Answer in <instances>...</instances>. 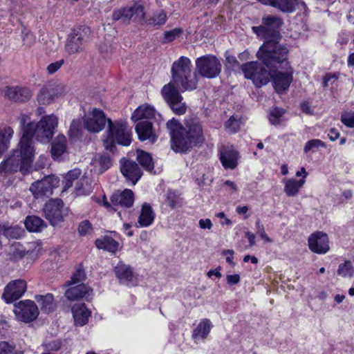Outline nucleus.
<instances>
[{"label": "nucleus", "instance_id": "obj_18", "mask_svg": "<svg viewBox=\"0 0 354 354\" xmlns=\"http://www.w3.org/2000/svg\"><path fill=\"white\" fill-rule=\"evenodd\" d=\"M270 77H272L274 88L278 93L286 92L293 80L291 68L287 69L284 72L277 71L272 73H270Z\"/></svg>", "mask_w": 354, "mask_h": 354}, {"label": "nucleus", "instance_id": "obj_9", "mask_svg": "<svg viewBox=\"0 0 354 354\" xmlns=\"http://www.w3.org/2000/svg\"><path fill=\"white\" fill-rule=\"evenodd\" d=\"M88 30L85 28H77L68 35L65 50L68 55L78 54L84 50L87 39Z\"/></svg>", "mask_w": 354, "mask_h": 354}, {"label": "nucleus", "instance_id": "obj_23", "mask_svg": "<svg viewBox=\"0 0 354 354\" xmlns=\"http://www.w3.org/2000/svg\"><path fill=\"white\" fill-rule=\"evenodd\" d=\"M239 152L232 148H224L220 153V160L225 169H234L238 165Z\"/></svg>", "mask_w": 354, "mask_h": 354}, {"label": "nucleus", "instance_id": "obj_49", "mask_svg": "<svg viewBox=\"0 0 354 354\" xmlns=\"http://www.w3.org/2000/svg\"><path fill=\"white\" fill-rule=\"evenodd\" d=\"M240 124V120L238 117L232 116L225 122V127L228 132L233 133L237 132L239 130Z\"/></svg>", "mask_w": 354, "mask_h": 354}, {"label": "nucleus", "instance_id": "obj_51", "mask_svg": "<svg viewBox=\"0 0 354 354\" xmlns=\"http://www.w3.org/2000/svg\"><path fill=\"white\" fill-rule=\"evenodd\" d=\"M85 279V274L83 270H77L72 276L71 279L67 282L68 286H76Z\"/></svg>", "mask_w": 354, "mask_h": 354}, {"label": "nucleus", "instance_id": "obj_64", "mask_svg": "<svg viewBox=\"0 0 354 354\" xmlns=\"http://www.w3.org/2000/svg\"><path fill=\"white\" fill-rule=\"evenodd\" d=\"M226 281L229 285L237 284L240 281V276L238 274L227 275Z\"/></svg>", "mask_w": 354, "mask_h": 354}, {"label": "nucleus", "instance_id": "obj_35", "mask_svg": "<svg viewBox=\"0 0 354 354\" xmlns=\"http://www.w3.org/2000/svg\"><path fill=\"white\" fill-rule=\"evenodd\" d=\"M92 189L93 186L91 178L86 176H83L75 184V193L77 196H85L89 194Z\"/></svg>", "mask_w": 354, "mask_h": 354}, {"label": "nucleus", "instance_id": "obj_55", "mask_svg": "<svg viewBox=\"0 0 354 354\" xmlns=\"http://www.w3.org/2000/svg\"><path fill=\"white\" fill-rule=\"evenodd\" d=\"M81 122L79 120H73L69 129L70 136L73 138H77L81 133Z\"/></svg>", "mask_w": 354, "mask_h": 354}, {"label": "nucleus", "instance_id": "obj_59", "mask_svg": "<svg viewBox=\"0 0 354 354\" xmlns=\"http://www.w3.org/2000/svg\"><path fill=\"white\" fill-rule=\"evenodd\" d=\"M225 65L227 67L234 68L239 65V62L237 61L236 58L230 54L229 53H226L225 55Z\"/></svg>", "mask_w": 354, "mask_h": 354}, {"label": "nucleus", "instance_id": "obj_22", "mask_svg": "<svg viewBox=\"0 0 354 354\" xmlns=\"http://www.w3.org/2000/svg\"><path fill=\"white\" fill-rule=\"evenodd\" d=\"M120 169L125 178L131 180L133 185H136L142 176L140 169L133 161L124 160L122 162Z\"/></svg>", "mask_w": 354, "mask_h": 354}, {"label": "nucleus", "instance_id": "obj_16", "mask_svg": "<svg viewBox=\"0 0 354 354\" xmlns=\"http://www.w3.org/2000/svg\"><path fill=\"white\" fill-rule=\"evenodd\" d=\"M26 289L27 284L24 280L12 281L5 287L2 298L8 304L12 303L21 297Z\"/></svg>", "mask_w": 354, "mask_h": 354}, {"label": "nucleus", "instance_id": "obj_33", "mask_svg": "<svg viewBox=\"0 0 354 354\" xmlns=\"http://www.w3.org/2000/svg\"><path fill=\"white\" fill-rule=\"evenodd\" d=\"M66 149V138L63 135L57 136L52 142L51 154L54 159L59 158Z\"/></svg>", "mask_w": 354, "mask_h": 354}, {"label": "nucleus", "instance_id": "obj_41", "mask_svg": "<svg viewBox=\"0 0 354 354\" xmlns=\"http://www.w3.org/2000/svg\"><path fill=\"white\" fill-rule=\"evenodd\" d=\"M82 171L78 168L70 170L64 177L63 191L65 192L72 187L73 183L81 176Z\"/></svg>", "mask_w": 354, "mask_h": 354}, {"label": "nucleus", "instance_id": "obj_62", "mask_svg": "<svg viewBox=\"0 0 354 354\" xmlns=\"http://www.w3.org/2000/svg\"><path fill=\"white\" fill-rule=\"evenodd\" d=\"M14 350L12 345L6 342H0V354H12Z\"/></svg>", "mask_w": 354, "mask_h": 354}, {"label": "nucleus", "instance_id": "obj_53", "mask_svg": "<svg viewBox=\"0 0 354 354\" xmlns=\"http://www.w3.org/2000/svg\"><path fill=\"white\" fill-rule=\"evenodd\" d=\"M182 33V30L180 28H174L170 31L165 32L164 42L168 43L174 41L176 38L178 37Z\"/></svg>", "mask_w": 354, "mask_h": 354}, {"label": "nucleus", "instance_id": "obj_11", "mask_svg": "<svg viewBox=\"0 0 354 354\" xmlns=\"http://www.w3.org/2000/svg\"><path fill=\"white\" fill-rule=\"evenodd\" d=\"M145 17L144 8L139 3L122 7L115 10L113 12L114 21L122 20L123 22H129L131 19L139 21Z\"/></svg>", "mask_w": 354, "mask_h": 354}, {"label": "nucleus", "instance_id": "obj_3", "mask_svg": "<svg viewBox=\"0 0 354 354\" xmlns=\"http://www.w3.org/2000/svg\"><path fill=\"white\" fill-rule=\"evenodd\" d=\"M169 131L171 148L176 152H183L204 141L203 129L196 122H189L186 128H183L175 119L167 123Z\"/></svg>", "mask_w": 354, "mask_h": 354}, {"label": "nucleus", "instance_id": "obj_38", "mask_svg": "<svg viewBox=\"0 0 354 354\" xmlns=\"http://www.w3.org/2000/svg\"><path fill=\"white\" fill-rule=\"evenodd\" d=\"M19 120L22 129V136H32L35 124L31 121L30 115L21 114Z\"/></svg>", "mask_w": 354, "mask_h": 354}, {"label": "nucleus", "instance_id": "obj_56", "mask_svg": "<svg viewBox=\"0 0 354 354\" xmlns=\"http://www.w3.org/2000/svg\"><path fill=\"white\" fill-rule=\"evenodd\" d=\"M91 230V224L88 221H84L81 222L78 227L79 233L82 236L89 234Z\"/></svg>", "mask_w": 354, "mask_h": 354}, {"label": "nucleus", "instance_id": "obj_5", "mask_svg": "<svg viewBox=\"0 0 354 354\" xmlns=\"http://www.w3.org/2000/svg\"><path fill=\"white\" fill-rule=\"evenodd\" d=\"M192 65L191 60L186 57L182 56L177 61L174 62L171 67L172 80L176 85L179 86L183 91L194 90L195 82L190 80L189 83L185 82L186 75L192 73Z\"/></svg>", "mask_w": 354, "mask_h": 354}, {"label": "nucleus", "instance_id": "obj_24", "mask_svg": "<svg viewBox=\"0 0 354 354\" xmlns=\"http://www.w3.org/2000/svg\"><path fill=\"white\" fill-rule=\"evenodd\" d=\"M72 313L76 326H82L86 324L91 312L84 304H76L72 307Z\"/></svg>", "mask_w": 354, "mask_h": 354}, {"label": "nucleus", "instance_id": "obj_6", "mask_svg": "<svg viewBox=\"0 0 354 354\" xmlns=\"http://www.w3.org/2000/svg\"><path fill=\"white\" fill-rule=\"evenodd\" d=\"M57 125L58 118L55 115H45L35 124L32 136H35L37 141L48 143L52 139Z\"/></svg>", "mask_w": 354, "mask_h": 354}, {"label": "nucleus", "instance_id": "obj_28", "mask_svg": "<svg viewBox=\"0 0 354 354\" xmlns=\"http://www.w3.org/2000/svg\"><path fill=\"white\" fill-rule=\"evenodd\" d=\"M155 115V109L148 104H143L138 107L131 115L133 122L145 121L153 118Z\"/></svg>", "mask_w": 354, "mask_h": 354}, {"label": "nucleus", "instance_id": "obj_20", "mask_svg": "<svg viewBox=\"0 0 354 354\" xmlns=\"http://www.w3.org/2000/svg\"><path fill=\"white\" fill-rule=\"evenodd\" d=\"M4 94L7 98L15 102H26L32 95L29 88L20 86H7Z\"/></svg>", "mask_w": 354, "mask_h": 354}, {"label": "nucleus", "instance_id": "obj_26", "mask_svg": "<svg viewBox=\"0 0 354 354\" xmlns=\"http://www.w3.org/2000/svg\"><path fill=\"white\" fill-rule=\"evenodd\" d=\"M155 212L151 206L145 203L141 206V209L138 217V226L140 227H147L150 226L154 221Z\"/></svg>", "mask_w": 354, "mask_h": 354}, {"label": "nucleus", "instance_id": "obj_8", "mask_svg": "<svg viewBox=\"0 0 354 354\" xmlns=\"http://www.w3.org/2000/svg\"><path fill=\"white\" fill-rule=\"evenodd\" d=\"M241 70L245 77L251 80L257 87H261L269 82L270 73H268L257 62H251L243 64Z\"/></svg>", "mask_w": 354, "mask_h": 354}, {"label": "nucleus", "instance_id": "obj_42", "mask_svg": "<svg viewBox=\"0 0 354 354\" xmlns=\"http://www.w3.org/2000/svg\"><path fill=\"white\" fill-rule=\"evenodd\" d=\"M8 253L11 260L18 261L25 256L26 250L21 245L17 243L9 248Z\"/></svg>", "mask_w": 354, "mask_h": 354}, {"label": "nucleus", "instance_id": "obj_61", "mask_svg": "<svg viewBox=\"0 0 354 354\" xmlns=\"http://www.w3.org/2000/svg\"><path fill=\"white\" fill-rule=\"evenodd\" d=\"M48 87L51 91H53V95L55 99L62 95L65 91V87L62 84H57Z\"/></svg>", "mask_w": 354, "mask_h": 354}, {"label": "nucleus", "instance_id": "obj_47", "mask_svg": "<svg viewBox=\"0 0 354 354\" xmlns=\"http://www.w3.org/2000/svg\"><path fill=\"white\" fill-rule=\"evenodd\" d=\"M164 204L170 207L171 209L177 208L180 206L179 198L174 192L169 191L167 193Z\"/></svg>", "mask_w": 354, "mask_h": 354}, {"label": "nucleus", "instance_id": "obj_29", "mask_svg": "<svg viewBox=\"0 0 354 354\" xmlns=\"http://www.w3.org/2000/svg\"><path fill=\"white\" fill-rule=\"evenodd\" d=\"M305 183L306 180L304 179L284 178L283 180L284 185L283 192L288 196H296Z\"/></svg>", "mask_w": 354, "mask_h": 354}, {"label": "nucleus", "instance_id": "obj_2", "mask_svg": "<svg viewBox=\"0 0 354 354\" xmlns=\"http://www.w3.org/2000/svg\"><path fill=\"white\" fill-rule=\"evenodd\" d=\"M35 153L32 136H21L17 147L0 164V174L6 175L18 170L25 174L31 167Z\"/></svg>", "mask_w": 354, "mask_h": 354}, {"label": "nucleus", "instance_id": "obj_43", "mask_svg": "<svg viewBox=\"0 0 354 354\" xmlns=\"http://www.w3.org/2000/svg\"><path fill=\"white\" fill-rule=\"evenodd\" d=\"M337 273L344 278H351L354 274V267L350 261H345L338 266Z\"/></svg>", "mask_w": 354, "mask_h": 354}, {"label": "nucleus", "instance_id": "obj_15", "mask_svg": "<svg viewBox=\"0 0 354 354\" xmlns=\"http://www.w3.org/2000/svg\"><path fill=\"white\" fill-rule=\"evenodd\" d=\"M107 119L104 113L97 108H93L91 112L86 115L84 120L85 128L90 132L98 133L101 131L105 125Z\"/></svg>", "mask_w": 354, "mask_h": 354}, {"label": "nucleus", "instance_id": "obj_63", "mask_svg": "<svg viewBox=\"0 0 354 354\" xmlns=\"http://www.w3.org/2000/svg\"><path fill=\"white\" fill-rule=\"evenodd\" d=\"M198 225L201 229L210 230L212 229L213 224L209 218H205L199 220Z\"/></svg>", "mask_w": 354, "mask_h": 354}, {"label": "nucleus", "instance_id": "obj_1", "mask_svg": "<svg viewBox=\"0 0 354 354\" xmlns=\"http://www.w3.org/2000/svg\"><path fill=\"white\" fill-rule=\"evenodd\" d=\"M281 24L280 18L268 16L263 19L261 26L252 27L254 32L266 39L257 55L268 67L276 68L277 64H283L287 59L288 49L277 41L279 38L277 30Z\"/></svg>", "mask_w": 354, "mask_h": 354}, {"label": "nucleus", "instance_id": "obj_14", "mask_svg": "<svg viewBox=\"0 0 354 354\" xmlns=\"http://www.w3.org/2000/svg\"><path fill=\"white\" fill-rule=\"evenodd\" d=\"M111 204H110L105 196L103 198L102 204L107 209L112 208L116 210V206L122 207H131L134 201V194L131 189H126L122 192L118 191L113 194L111 198Z\"/></svg>", "mask_w": 354, "mask_h": 354}, {"label": "nucleus", "instance_id": "obj_58", "mask_svg": "<svg viewBox=\"0 0 354 354\" xmlns=\"http://www.w3.org/2000/svg\"><path fill=\"white\" fill-rule=\"evenodd\" d=\"M22 40L24 45L30 46L35 43V38L31 32L28 31H24L22 32Z\"/></svg>", "mask_w": 354, "mask_h": 354}, {"label": "nucleus", "instance_id": "obj_45", "mask_svg": "<svg viewBox=\"0 0 354 354\" xmlns=\"http://www.w3.org/2000/svg\"><path fill=\"white\" fill-rule=\"evenodd\" d=\"M24 233V230L17 225L3 227V234L8 239H19Z\"/></svg>", "mask_w": 354, "mask_h": 354}, {"label": "nucleus", "instance_id": "obj_34", "mask_svg": "<svg viewBox=\"0 0 354 354\" xmlns=\"http://www.w3.org/2000/svg\"><path fill=\"white\" fill-rule=\"evenodd\" d=\"M13 133L14 131L10 127H4L0 129V157L10 147Z\"/></svg>", "mask_w": 354, "mask_h": 354}, {"label": "nucleus", "instance_id": "obj_19", "mask_svg": "<svg viewBox=\"0 0 354 354\" xmlns=\"http://www.w3.org/2000/svg\"><path fill=\"white\" fill-rule=\"evenodd\" d=\"M114 271L120 283L127 286L137 285L138 276L130 266L120 262L115 267Z\"/></svg>", "mask_w": 354, "mask_h": 354}, {"label": "nucleus", "instance_id": "obj_21", "mask_svg": "<svg viewBox=\"0 0 354 354\" xmlns=\"http://www.w3.org/2000/svg\"><path fill=\"white\" fill-rule=\"evenodd\" d=\"M65 292V296L68 300L74 301L85 298L88 300L92 297L93 290L84 283L70 286Z\"/></svg>", "mask_w": 354, "mask_h": 354}, {"label": "nucleus", "instance_id": "obj_12", "mask_svg": "<svg viewBox=\"0 0 354 354\" xmlns=\"http://www.w3.org/2000/svg\"><path fill=\"white\" fill-rule=\"evenodd\" d=\"M59 179L55 176H48L41 180L33 183L30 191L35 198L48 196L53 193V189L58 186Z\"/></svg>", "mask_w": 354, "mask_h": 354}, {"label": "nucleus", "instance_id": "obj_13", "mask_svg": "<svg viewBox=\"0 0 354 354\" xmlns=\"http://www.w3.org/2000/svg\"><path fill=\"white\" fill-rule=\"evenodd\" d=\"M45 216L53 226H57L64 221L65 214L61 199H53L46 203L44 209Z\"/></svg>", "mask_w": 354, "mask_h": 354}, {"label": "nucleus", "instance_id": "obj_31", "mask_svg": "<svg viewBox=\"0 0 354 354\" xmlns=\"http://www.w3.org/2000/svg\"><path fill=\"white\" fill-rule=\"evenodd\" d=\"M91 165L96 173L102 174L111 167V162L106 154L97 153L92 159Z\"/></svg>", "mask_w": 354, "mask_h": 354}, {"label": "nucleus", "instance_id": "obj_25", "mask_svg": "<svg viewBox=\"0 0 354 354\" xmlns=\"http://www.w3.org/2000/svg\"><path fill=\"white\" fill-rule=\"evenodd\" d=\"M213 327L212 322L209 319H203L193 330L192 338L196 343L204 341L207 339Z\"/></svg>", "mask_w": 354, "mask_h": 354}, {"label": "nucleus", "instance_id": "obj_30", "mask_svg": "<svg viewBox=\"0 0 354 354\" xmlns=\"http://www.w3.org/2000/svg\"><path fill=\"white\" fill-rule=\"evenodd\" d=\"M136 131L138 138L141 141L146 140H154V136L152 131V124L149 121L145 120L138 122L136 125Z\"/></svg>", "mask_w": 354, "mask_h": 354}, {"label": "nucleus", "instance_id": "obj_50", "mask_svg": "<svg viewBox=\"0 0 354 354\" xmlns=\"http://www.w3.org/2000/svg\"><path fill=\"white\" fill-rule=\"evenodd\" d=\"M182 101L183 100H179L178 102H172L168 104L174 113L183 115L186 112L187 106Z\"/></svg>", "mask_w": 354, "mask_h": 354}, {"label": "nucleus", "instance_id": "obj_40", "mask_svg": "<svg viewBox=\"0 0 354 354\" xmlns=\"http://www.w3.org/2000/svg\"><path fill=\"white\" fill-rule=\"evenodd\" d=\"M297 0H274L273 7L284 12H292L295 10Z\"/></svg>", "mask_w": 354, "mask_h": 354}, {"label": "nucleus", "instance_id": "obj_39", "mask_svg": "<svg viewBox=\"0 0 354 354\" xmlns=\"http://www.w3.org/2000/svg\"><path fill=\"white\" fill-rule=\"evenodd\" d=\"M137 160L140 165L148 171H151L153 169V162L151 155L147 152L141 150H138Z\"/></svg>", "mask_w": 354, "mask_h": 354}, {"label": "nucleus", "instance_id": "obj_7", "mask_svg": "<svg viewBox=\"0 0 354 354\" xmlns=\"http://www.w3.org/2000/svg\"><path fill=\"white\" fill-rule=\"evenodd\" d=\"M222 65L219 59L213 55H206L196 60L197 74L205 78H215L221 72Z\"/></svg>", "mask_w": 354, "mask_h": 354}, {"label": "nucleus", "instance_id": "obj_32", "mask_svg": "<svg viewBox=\"0 0 354 354\" xmlns=\"http://www.w3.org/2000/svg\"><path fill=\"white\" fill-rule=\"evenodd\" d=\"M35 299L43 312L49 313L55 310L56 306L54 302V297L52 294L47 293L44 295H35Z\"/></svg>", "mask_w": 354, "mask_h": 354}, {"label": "nucleus", "instance_id": "obj_10", "mask_svg": "<svg viewBox=\"0 0 354 354\" xmlns=\"http://www.w3.org/2000/svg\"><path fill=\"white\" fill-rule=\"evenodd\" d=\"M17 319L24 322H30L39 315V309L33 301L24 300L15 304L14 310Z\"/></svg>", "mask_w": 354, "mask_h": 354}, {"label": "nucleus", "instance_id": "obj_36", "mask_svg": "<svg viewBox=\"0 0 354 354\" xmlns=\"http://www.w3.org/2000/svg\"><path fill=\"white\" fill-rule=\"evenodd\" d=\"M95 245L99 249H103L111 253H115L119 248L118 242L110 236H104L97 239L95 241Z\"/></svg>", "mask_w": 354, "mask_h": 354}, {"label": "nucleus", "instance_id": "obj_57", "mask_svg": "<svg viewBox=\"0 0 354 354\" xmlns=\"http://www.w3.org/2000/svg\"><path fill=\"white\" fill-rule=\"evenodd\" d=\"M338 77L336 74H326L322 82L323 87H328L333 85V84L337 80Z\"/></svg>", "mask_w": 354, "mask_h": 354}, {"label": "nucleus", "instance_id": "obj_54", "mask_svg": "<svg viewBox=\"0 0 354 354\" xmlns=\"http://www.w3.org/2000/svg\"><path fill=\"white\" fill-rule=\"evenodd\" d=\"M342 122L348 127H354V112H345L341 115Z\"/></svg>", "mask_w": 354, "mask_h": 354}, {"label": "nucleus", "instance_id": "obj_37", "mask_svg": "<svg viewBox=\"0 0 354 354\" xmlns=\"http://www.w3.org/2000/svg\"><path fill=\"white\" fill-rule=\"evenodd\" d=\"M25 226L29 232H38L46 227L44 221L38 216H27L24 221Z\"/></svg>", "mask_w": 354, "mask_h": 354}, {"label": "nucleus", "instance_id": "obj_60", "mask_svg": "<svg viewBox=\"0 0 354 354\" xmlns=\"http://www.w3.org/2000/svg\"><path fill=\"white\" fill-rule=\"evenodd\" d=\"M64 64V59L57 61L55 62L50 64L47 66V71L49 74H53L57 72Z\"/></svg>", "mask_w": 354, "mask_h": 354}, {"label": "nucleus", "instance_id": "obj_44", "mask_svg": "<svg viewBox=\"0 0 354 354\" xmlns=\"http://www.w3.org/2000/svg\"><path fill=\"white\" fill-rule=\"evenodd\" d=\"M55 100V96L53 95V91H51L48 87L43 88L38 96L37 100L40 104H48L53 102Z\"/></svg>", "mask_w": 354, "mask_h": 354}, {"label": "nucleus", "instance_id": "obj_48", "mask_svg": "<svg viewBox=\"0 0 354 354\" xmlns=\"http://www.w3.org/2000/svg\"><path fill=\"white\" fill-rule=\"evenodd\" d=\"M326 147V144L319 139H313L308 141L304 148V151L306 153L308 151H315L316 149H318L320 147L325 148Z\"/></svg>", "mask_w": 354, "mask_h": 354}, {"label": "nucleus", "instance_id": "obj_46", "mask_svg": "<svg viewBox=\"0 0 354 354\" xmlns=\"http://www.w3.org/2000/svg\"><path fill=\"white\" fill-rule=\"evenodd\" d=\"M285 111L282 109L279 108H274L271 110L269 120L272 124L277 125L281 124L282 122V117L284 114Z\"/></svg>", "mask_w": 354, "mask_h": 354}, {"label": "nucleus", "instance_id": "obj_27", "mask_svg": "<svg viewBox=\"0 0 354 354\" xmlns=\"http://www.w3.org/2000/svg\"><path fill=\"white\" fill-rule=\"evenodd\" d=\"M175 84L176 83L171 80L161 89L162 97L167 104L183 100V97L175 86Z\"/></svg>", "mask_w": 354, "mask_h": 354}, {"label": "nucleus", "instance_id": "obj_4", "mask_svg": "<svg viewBox=\"0 0 354 354\" xmlns=\"http://www.w3.org/2000/svg\"><path fill=\"white\" fill-rule=\"evenodd\" d=\"M108 127L103 135L102 142L106 150L111 151L115 143L129 146L131 142V130L127 122L122 120L112 121L107 119Z\"/></svg>", "mask_w": 354, "mask_h": 354}, {"label": "nucleus", "instance_id": "obj_17", "mask_svg": "<svg viewBox=\"0 0 354 354\" xmlns=\"http://www.w3.org/2000/svg\"><path fill=\"white\" fill-rule=\"evenodd\" d=\"M308 247L311 252L324 254L330 250L328 235L322 232L312 234L308 239Z\"/></svg>", "mask_w": 354, "mask_h": 354}, {"label": "nucleus", "instance_id": "obj_52", "mask_svg": "<svg viewBox=\"0 0 354 354\" xmlns=\"http://www.w3.org/2000/svg\"><path fill=\"white\" fill-rule=\"evenodd\" d=\"M167 15L164 11H160L154 15L153 17L149 20V24L154 26H161L166 22Z\"/></svg>", "mask_w": 354, "mask_h": 354}]
</instances>
